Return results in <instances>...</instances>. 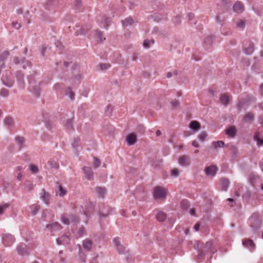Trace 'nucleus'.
Returning a JSON list of instances; mask_svg holds the SVG:
<instances>
[{
  "instance_id": "obj_1",
  "label": "nucleus",
  "mask_w": 263,
  "mask_h": 263,
  "mask_svg": "<svg viewBox=\"0 0 263 263\" xmlns=\"http://www.w3.org/2000/svg\"><path fill=\"white\" fill-rule=\"evenodd\" d=\"M250 224L252 229V232L255 233L261 226V221L257 214H254L249 219Z\"/></svg>"
},
{
  "instance_id": "obj_2",
  "label": "nucleus",
  "mask_w": 263,
  "mask_h": 263,
  "mask_svg": "<svg viewBox=\"0 0 263 263\" xmlns=\"http://www.w3.org/2000/svg\"><path fill=\"white\" fill-rule=\"evenodd\" d=\"M167 191L160 186H156L154 190V198L156 200L165 199Z\"/></svg>"
},
{
  "instance_id": "obj_3",
  "label": "nucleus",
  "mask_w": 263,
  "mask_h": 263,
  "mask_svg": "<svg viewBox=\"0 0 263 263\" xmlns=\"http://www.w3.org/2000/svg\"><path fill=\"white\" fill-rule=\"evenodd\" d=\"M61 220L64 224L67 225H68L70 223H76L79 221L78 219L77 218V217L73 215H63L61 217Z\"/></svg>"
},
{
  "instance_id": "obj_4",
  "label": "nucleus",
  "mask_w": 263,
  "mask_h": 263,
  "mask_svg": "<svg viewBox=\"0 0 263 263\" xmlns=\"http://www.w3.org/2000/svg\"><path fill=\"white\" fill-rule=\"evenodd\" d=\"M14 237L10 234H4L2 236V241L5 246H10L14 242Z\"/></svg>"
},
{
  "instance_id": "obj_5",
  "label": "nucleus",
  "mask_w": 263,
  "mask_h": 263,
  "mask_svg": "<svg viewBox=\"0 0 263 263\" xmlns=\"http://www.w3.org/2000/svg\"><path fill=\"white\" fill-rule=\"evenodd\" d=\"M179 164L184 167L188 166L191 164V158L189 156L182 155L180 156L178 159Z\"/></svg>"
},
{
  "instance_id": "obj_6",
  "label": "nucleus",
  "mask_w": 263,
  "mask_h": 263,
  "mask_svg": "<svg viewBox=\"0 0 263 263\" xmlns=\"http://www.w3.org/2000/svg\"><path fill=\"white\" fill-rule=\"evenodd\" d=\"M40 198L47 205L49 204L50 200V195L49 193L42 189L40 193Z\"/></svg>"
},
{
  "instance_id": "obj_7",
  "label": "nucleus",
  "mask_w": 263,
  "mask_h": 263,
  "mask_svg": "<svg viewBox=\"0 0 263 263\" xmlns=\"http://www.w3.org/2000/svg\"><path fill=\"white\" fill-rule=\"evenodd\" d=\"M243 246L249 249L251 251H254L255 248V245L253 241L250 239H245L242 241Z\"/></svg>"
},
{
  "instance_id": "obj_8",
  "label": "nucleus",
  "mask_w": 263,
  "mask_h": 263,
  "mask_svg": "<svg viewBox=\"0 0 263 263\" xmlns=\"http://www.w3.org/2000/svg\"><path fill=\"white\" fill-rule=\"evenodd\" d=\"M217 170L216 166L211 165L205 168V173L208 176H214L216 175Z\"/></svg>"
},
{
  "instance_id": "obj_9",
  "label": "nucleus",
  "mask_w": 263,
  "mask_h": 263,
  "mask_svg": "<svg viewBox=\"0 0 263 263\" xmlns=\"http://www.w3.org/2000/svg\"><path fill=\"white\" fill-rule=\"evenodd\" d=\"M113 242L118 252L123 254L125 252V247L120 243L119 238H115L113 240Z\"/></svg>"
},
{
  "instance_id": "obj_10",
  "label": "nucleus",
  "mask_w": 263,
  "mask_h": 263,
  "mask_svg": "<svg viewBox=\"0 0 263 263\" xmlns=\"http://www.w3.org/2000/svg\"><path fill=\"white\" fill-rule=\"evenodd\" d=\"M236 133L237 129L234 126H230L226 129V134L229 138H234Z\"/></svg>"
},
{
  "instance_id": "obj_11",
  "label": "nucleus",
  "mask_w": 263,
  "mask_h": 263,
  "mask_svg": "<svg viewBox=\"0 0 263 263\" xmlns=\"http://www.w3.org/2000/svg\"><path fill=\"white\" fill-rule=\"evenodd\" d=\"M83 171L85 174V177L89 180H91L93 178V172L90 167H84Z\"/></svg>"
},
{
  "instance_id": "obj_12",
  "label": "nucleus",
  "mask_w": 263,
  "mask_h": 263,
  "mask_svg": "<svg viewBox=\"0 0 263 263\" xmlns=\"http://www.w3.org/2000/svg\"><path fill=\"white\" fill-rule=\"evenodd\" d=\"M254 51V44L252 42H247L245 44L244 52L247 54H251Z\"/></svg>"
},
{
  "instance_id": "obj_13",
  "label": "nucleus",
  "mask_w": 263,
  "mask_h": 263,
  "mask_svg": "<svg viewBox=\"0 0 263 263\" xmlns=\"http://www.w3.org/2000/svg\"><path fill=\"white\" fill-rule=\"evenodd\" d=\"M230 99L231 96L229 93H224L220 96V103L224 105H227L229 103Z\"/></svg>"
},
{
  "instance_id": "obj_14",
  "label": "nucleus",
  "mask_w": 263,
  "mask_h": 263,
  "mask_svg": "<svg viewBox=\"0 0 263 263\" xmlns=\"http://www.w3.org/2000/svg\"><path fill=\"white\" fill-rule=\"evenodd\" d=\"M46 228L51 231L54 232L60 230L61 226L58 222H55L52 224H47Z\"/></svg>"
},
{
  "instance_id": "obj_15",
  "label": "nucleus",
  "mask_w": 263,
  "mask_h": 263,
  "mask_svg": "<svg viewBox=\"0 0 263 263\" xmlns=\"http://www.w3.org/2000/svg\"><path fill=\"white\" fill-rule=\"evenodd\" d=\"M233 10L236 13H241L244 10V6L241 2H237L234 5Z\"/></svg>"
},
{
  "instance_id": "obj_16",
  "label": "nucleus",
  "mask_w": 263,
  "mask_h": 263,
  "mask_svg": "<svg viewBox=\"0 0 263 263\" xmlns=\"http://www.w3.org/2000/svg\"><path fill=\"white\" fill-rule=\"evenodd\" d=\"M82 245L85 250L89 251L91 249L92 246V242L89 239H85L83 241Z\"/></svg>"
},
{
  "instance_id": "obj_17",
  "label": "nucleus",
  "mask_w": 263,
  "mask_h": 263,
  "mask_svg": "<svg viewBox=\"0 0 263 263\" xmlns=\"http://www.w3.org/2000/svg\"><path fill=\"white\" fill-rule=\"evenodd\" d=\"M213 244V242L212 241H209L206 242V243L205 245V246L203 250H201V253H199V256H202L204 255V252L211 251L212 250V247Z\"/></svg>"
},
{
  "instance_id": "obj_18",
  "label": "nucleus",
  "mask_w": 263,
  "mask_h": 263,
  "mask_svg": "<svg viewBox=\"0 0 263 263\" xmlns=\"http://www.w3.org/2000/svg\"><path fill=\"white\" fill-rule=\"evenodd\" d=\"M70 238L68 236H63L57 239L58 245H66L69 242Z\"/></svg>"
},
{
  "instance_id": "obj_19",
  "label": "nucleus",
  "mask_w": 263,
  "mask_h": 263,
  "mask_svg": "<svg viewBox=\"0 0 263 263\" xmlns=\"http://www.w3.org/2000/svg\"><path fill=\"white\" fill-rule=\"evenodd\" d=\"M14 62L15 64H19L22 63L23 68H25L26 66H30V63L28 61L25 60L24 59H21L20 60L17 57L14 58Z\"/></svg>"
},
{
  "instance_id": "obj_20",
  "label": "nucleus",
  "mask_w": 263,
  "mask_h": 263,
  "mask_svg": "<svg viewBox=\"0 0 263 263\" xmlns=\"http://www.w3.org/2000/svg\"><path fill=\"white\" fill-rule=\"evenodd\" d=\"M16 250L20 255L27 254L26 246L25 244L19 245L16 248Z\"/></svg>"
},
{
  "instance_id": "obj_21",
  "label": "nucleus",
  "mask_w": 263,
  "mask_h": 263,
  "mask_svg": "<svg viewBox=\"0 0 263 263\" xmlns=\"http://www.w3.org/2000/svg\"><path fill=\"white\" fill-rule=\"evenodd\" d=\"M157 219L160 222L164 221L166 218V214L162 211H158L156 215Z\"/></svg>"
},
{
  "instance_id": "obj_22",
  "label": "nucleus",
  "mask_w": 263,
  "mask_h": 263,
  "mask_svg": "<svg viewBox=\"0 0 263 263\" xmlns=\"http://www.w3.org/2000/svg\"><path fill=\"white\" fill-rule=\"evenodd\" d=\"M200 124L196 121H192L189 125L190 128L194 130L193 133H195L200 129Z\"/></svg>"
},
{
  "instance_id": "obj_23",
  "label": "nucleus",
  "mask_w": 263,
  "mask_h": 263,
  "mask_svg": "<svg viewBox=\"0 0 263 263\" xmlns=\"http://www.w3.org/2000/svg\"><path fill=\"white\" fill-rule=\"evenodd\" d=\"M16 78L18 81L19 87L21 88H24L25 84L23 81V75L21 72H17Z\"/></svg>"
},
{
  "instance_id": "obj_24",
  "label": "nucleus",
  "mask_w": 263,
  "mask_h": 263,
  "mask_svg": "<svg viewBox=\"0 0 263 263\" xmlns=\"http://www.w3.org/2000/svg\"><path fill=\"white\" fill-rule=\"evenodd\" d=\"M136 137L134 134H130L127 138V142L129 145H134L136 142Z\"/></svg>"
},
{
  "instance_id": "obj_25",
  "label": "nucleus",
  "mask_w": 263,
  "mask_h": 263,
  "mask_svg": "<svg viewBox=\"0 0 263 263\" xmlns=\"http://www.w3.org/2000/svg\"><path fill=\"white\" fill-rule=\"evenodd\" d=\"M221 190L226 191L229 185V181L227 179L223 178L220 180Z\"/></svg>"
},
{
  "instance_id": "obj_26",
  "label": "nucleus",
  "mask_w": 263,
  "mask_h": 263,
  "mask_svg": "<svg viewBox=\"0 0 263 263\" xmlns=\"http://www.w3.org/2000/svg\"><path fill=\"white\" fill-rule=\"evenodd\" d=\"M40 208V205L36 204H33L30 205V209L32 215H35L37 213Z\"/></svg>"
},
{
  "instance_id": "obj_27",
  "label": "nucleus",
  "mask_w": 263,
  "mask_h": 263,
  "mask_svg": "<svg viewBox=\"0 0 263 263\" xmlns=\"http://www.w3.org/2000/svg\"><path fill=\"white\" fill-rule=\"evenodd\" d=\"M96 192L99 197L103 198L106 193V190L104 187H97L96 189Z\"/></svg>"
},
{
  "instance_id": "obj_28",
  "label": "nucleus",
  "mask_w": 263,
  "mask_h": 263,
  "mask_svg": "<svg viewBox=\"0 0 263 263\" xmlns=\"http://www.w3.org/2000/svg\"><path fill=\"white\" fill-rule=\"evenodd\" d=\"M254 139L257 142V144L259 146H263V138H260L259 133L256 132L254 136Z\"/></svg>"
},
{
  "instance_id": "obj_29",
  "label": "nucleus",
  "mask_w": 263,
  "mask_h": 263,
  "mask_svg": "<svg viewBox=\"0 0 263 263\" xmlns=\"http://www.w3.org/2000/svg\"><path fill=\"white\" fill-rule=\"evenodd\" d=\"M4 84L8 87H11L13 85V81L8 77L3 78L2 79Z\"/></svg>"
},
{
  "instance_id": "obj_30",
  "label": "nucleus",
  "mask_w": 263,
  "mask_h": 263,
  "mask_svg": "<svg viewBox=\"0 0 263 263\" xmlns=\"http://www.w3.org/2000/svg\"><path fill=\"white\" fill-rule=\"evenodd\" d=\"M122 22L124 26H128L133 24L134 20L131 17H128L122 21Z\"/></svg>"
},
{
  "instance_id": "obj_31",
  "label": "nucleus",
  "mask_w": 263,
  "mask_h": 263,
  "mask_svg": "<svg viewBox=\"0 0 263 263\" xmlns=\"http://www.w3.org/2000/svg\"><path fill=\"white\" fill-rule=\"evenodd\" d=\"M13 119L11 117H6L4 120L5 124L9 127L12 126L13 124Z\"/></svg>"
},
{
  "instance_id": "obj_32",
  "label": "nucleus",
  "mask_w": 263,
  "mask_h": 263,
  "mask_svg": "<svg viewBox=\"0 0 263 263\" xmlns=\"http://www.w3.org/2000/svg\"><path fill=\"white\" fill-rule=\"evenodd\" d=\"M212 144L215 148L223 147L224 146V143L222 141H214Z\"/></svg>"
},
{
  "instance_id": "obj_33",
  "label": "nucleus",
  "mask_w": 263,
  "mask_h": 263,
  "mask_svg": "<svg viewBox=\"0 0 263 263\" xmlns=\"http://www.w3.org/2000/svg\"><path fill=\"white\" fill-rule=\"evenodd\" d=\"M10 204L9 203H5L0 205V215H2L4 212L9 208Z\"/></svg>"
},
{
  "instance_id": "obj_34",
  "label": "nucleus",
  "mask_w": 263,
  "mask_h": 263,
  "mask_svg": "<svg viewBox=\"0 0 263 263\" xmlns=\"http://www.w3.org/2000/svg\"><path fill=\"white\" fill-rule=\"evenodd\" d=\"M50 166L53 168L57 169L59 167L58 162L54 160H50L48 162Z\"/></svg>"
},
{
  "instance_id": "obj_35",
  "label": "nucleus",
  "mask_w": 263,
  "mask_h": 263,
  "mask_svg": "<svg viewBox=\"0 0 263 263\" xmlns=\"http://www.w3.org/2000/svg\"><path fill=\"white\" fill-rule=\"evenodd\" d=\"M25 187L27 191H30L33 189V184L29 181H27L25 183Z\"/></svg>"
},
{
  "instance_id": "obj_36",
  "label": "nucleus",
  "mask_w": 263,
  "mask_h": 263,
  "mask_svg": "<svg viewBox=\"0 0 263 263\" xmlns=\"http://www.w3.org/2000/svg\"><path fill=\"white\" fill-rule=\"evenodd\" d=\"M29 170L32 174H35L38 172L37 167L33 164H31L29 166Z\"/></svg>"
},
{
  "instance_id": "obj_37",
  "label": "nucleus",
  "mask_w": 263,
  "mask_h": 263,
  "mask_svg": "<svg viewBox=\"0 0 263 263\" xmlns=\"http://www.w3.org/2000/svg\"><path fill=\"white\" fill-rule=\"evenodd\" d=\"M66 128L70 129L72 127V121L71 119H68L66 121V123L65 124Z\"/></svg>"
},
{
  "instance_id": "obj_38",
  "label": "nucleus",
  "mask_w": 263,
  "mask_h": 263,
  "mask_svg": "<svg viewBox=\"0 0 263 263\" xmlns=\"http://www.w3.org/2000/svg\"><path fill=\"white\" fill-rule=\"evenodd\" d=\"M96 34L97 39L99 40L100 42H102L103 40H105V37L103 38L102 32L100 31H97Z\"/></svg>"
},
{
  "instance_id": "obj_39",
  "label": "nucleus",
  "mask_w": 263,
  "mask_h": 263,
  "mask_svg": "<svg viewBox=\"0 0 263 263\" xmlns=\"http://www.w3.org/2000/svg\"><path fill=\"white\" fill-rule=\"evenodd\" d=\"M207 137V134L205 132L201 133L198 136V139L201 141H203Z\"/></svg>"
},
{
  "instance_id": "obj_40",
  "label": "nucleus",
  "mask_w": 263,
  "mask_h": 263,
  "mask_svg": "<svg viewBox=\"0 0 263 263\" xmlns=\"http://www.w3.org/2000/svg\"><path fill=\"white\" fill-rule=\"evenodd\" d=\"M16 142L20 145L21 146L24 143L25 139L23 137H17L15 138Z\"/></svg>"
},
{
  "instance_id": "obj_41",
  "label": "nucleus",
  "mask_w": 263,
  "mask_h": 263,
  "mask_svg": "<svg viewBox=\"0 0 263 263\" xmlns=\"http://www.w3.org/2000/svg\"><path fill=\"white\" fill-rule=\"evenodd\" d=\"M189 206V202L186 200H183L181 202V207L183 209H186Z\"/></svg>"
},
{
  "instance_id": "obj_42",
  "label": "nucleus",
  "mask_w": 263,
  "mask_h": 263,
  "mask_svg": "<svg viewBox=\"0 0 263 263\" xmlns=\"http://www.w3.org/2000/svg\"><path fill=\"white\" fill-rule=\"evenodd\" d=\"M245 119L252 121L254 119V115L251 112H248L245 115Z\"/></svg>"
},
{
  "instance_id": "obj_43",
  "label": "nucleus",
  "mask_w": 263,
  "mask_h": 263,
  "mask_svg": "<svg viewBox=\"0 0 263 263\" xmlns=\"http://www.w3.org/2000/svg\"><path fill=\"white\" fill-rule=\"evenodd\" d=\"M0 95L3 97H7L9 95L8 90L5 88H3L0 91Z\"/></svg>"
},
{
  "instance_id": "obj_44",
  "label": "nucleus",
  "mask_w": 263,
  "mask_h": 263,
  "mask_svg": "<svg viewBox=\"0 0 263 263\" xmlns=\"http://www.w3.org/2000/svg\"><path fill=\"white\" fill-rule=\"evenodd\" d=\"M172 176L174 177H178L179 174V170L178 168H174L171 172Z\"/></svg>"
},
{
  "instance_id": "obj_45",
  "label": "nucleus",
  "mask_w": 263,
  "mask_h": 263,
  "mask_svg": "<svg viewBox=\"0 0 263 263\" xmlns=\"http://www.w3.org/2000/svg\"><path fill=\"white\" fill-rule=\"evenodd\" d=\"M58 189L59 191V195L61 196H63L66 194V190L64 189H63L61 185L59 186Z\"/></svg>"
},
{
  "instance_id": "obj_46",
  "label": "nucleus",
  "mask_w": 263,
  "mask_h": 263,
  "mask_svg": "<svg viewBox=\"0 0 263 263\" xmlns=\"http://www.w3.org/2000/svg\"><path fill=\"white\" fill-rule=\"evenodd\" d=\"M85 230L84 228L81 227L79 229V230L78 231V235L79 237H81L82 236H83L85 234Z\"/></svg>"
},
{
  "instance_id": "obj_47",
  "label": "nucleus",
  "mask_w": 263,
  "mask_h": 263,
  "mask_svg": "<svg viewBox=\"0 0 263 263\" xmlns=\"http://www.w3.org/2000/svg\"><path fill=\"white\" fill-rule=\"evenodd\" d=\"M67 94L69 95V97L71 100H73L74 99V93L72 91L70 88H68Z\"/></svg>"
},
{
  "instance_id": "obj_48",
  "label": "nucleus",
  "mask_w": 263,
  "mask_h": 263,
  "mask_svg": "<svg viewBox=\"0 0 263 263\" xmlns=\"http://www.w3.org/2000/svg\"><path fill=\"white\" fill-rule=\"evenodd\" d=\"M79 143H80V139L79 138L74 139L73 142L72 144V146L74 148H76L77 146H78Z\"/></svg>"
},
{
  "instance_id": "obj_49",
  "label": "nucleus",
  "mask_w": 263,
  "mask_h": 263,
  "mask_svg": "<svg viewBox=\"0 0 263 263\" xmlns=\"http://www.w3.org/2000/svg\"><path fill=\"white\" fill-rule=\"evenodd\" d=\"M100 162L99 159L96 158H94V161L93 163V166L95 168H97L99 166Z\"/></svg>"
},
{
  "instance_id": "obj_50",
  "label": "nucleus",
  "mask_w": 263,
  "mask_h": 263,
  "mask_svg": "<svg viewBox=\"0 0 263 263\" xmlns=\"http://www.w3.org/2000/svg\"><path fill=\"white\" fill-rule=\"evenodd\" d=\"M237 26L241 29L245 27V22L243 21L240 20L237 23Z\"/></svg>"
},
{
  "instance_id": "obj_51",
  "label": "nucleus",
  "mask_w": 263,
  "mask_h": 263,
  "mask_svg": "<svg viewBox=\"0 0 263 263\" xmlns=\"http://www.w3.org/2000/svg\"><path fill=\"white\" fill-rule=\"evenodd\" d=\"M79 30H80V32H79V31L78 30H77L76 31V35H79L80 34H85L86 33L85 29L84 28H81Z\"/></svg>"
},
{
  "instance_id": "obj_52",
  "label": "nucleus",
  "mask_w": 263,
  "mask_h": 263,
  "mask_svg": "<svg viewBox=\"0 0 263 263\" xmlns=\"http://www.w3.org/2000/svg\"><path fill=\"white\" fill-rule=\"evenodd\" d=\"M110 22V20L108 18L105 17L104 18V22L103 23L102 27L104 28H106L108 26V23Z\"/></svg>"
},
{
  "instance_id": "obj_53",
  "label": "nucleus",
  "mask_w": 263,
  "mask_h": 263,
  "mask_svg": "<svg viewBox=\"0 0 263 263\" xmlns=\"http://www.w3.org/2000/svg\"><path fill=\"white\" fill-rule=\"evenodd\" d=\"M110 67V65L109 64H102L100 65V68L102 70H105Z\"/></svg>"
},
{
  "instance_id": "obj_54",
  "label": "nucleus",
  "mask_w": 263,
  "mask_h": 263,
  "mask_svg": "<svg viewBox=\"0 0 263 263\" xmlns=\"http://www.w3.org/2000/svg\"><path fill=\"white\" fill-rule=\"evenodd\" d=\"M12 25L13 27L16 29H18L21 27V24L17 22H13Z\"/></svg>"
},
{
  "instance_id": "obj_55",
  "label": "nucleus",
  "mask_w": 263,
  "mask_h": 263,
  "mask_svg": "<svg viewBox=\"0 0 263 263\" xmlns=\"http://www.w3.org/2000/svg\"><path fill=\"white\" fill-rule=\"evenodd\" d=\"M9 55V52L8 51H4L1 57V60H4Z\"/></svg>"
},
{
  "instance_id": "obj_56",
  "label": "nucleus",
  "mask_w": 263,
  "mask_h": 263,
  "mask_svg": "<svg viewBox=\"0 0 263 263\" xmlns=\"http://www.w3.org/2000/svg\"><path fill=\"white\" fill-rule=\"evenodd\" d=\"M257 178V176L255 175H251L250 177V181L252 185L254 184L255 179Z\"/></svg>"
},
{
  "instance_id": "obj_57",
  "label": "nucleus",
  "mask_w": 263,
  "mask_h": 263,
  "mask_svg": "<svg viewBox=\"0 0 263 263\" xmlns=\"http://www.w3.org/2000/svg\"><path fill=\"white\" fill-rule=\"evenodd\" d=\"M143 46L145 48H148L149 47V42L148 40H145L143 42Z\"/></svg>"
},
{
  "instance_id": "obj_58",
  "label": "nucleus",
  "mask_w": 263,
  "mask_h": 263,
  "mask_svg": "<svg viewBox=\"0 0 263 263\" xmlns=\"http://www.w3.org/2000/svg\"><path fill=\"white\" fill-rule=\"evenodd\" d=\"M179 105V102L178 101H174L172 102V106L173 107H177Z\"/></svg>"
},
{
  "instance_id": "obj_59",
  "label": "nucleus",
  "mask_w": 263,
  "mask_h": 263,
  "mask_svg": "<svg viewBox=\"0 0 263 263\" xmlns=\"http://www.w3.org/2000/svg\"><path fill=\"white\" fill-rule=\"evenodd\" d=\"M81 0H76L74 1V6H76V7H78L81 5Z\"/></svg>"
},
{
  "instance_id": "obj_60",
  "label": "nucleus",
  "mask_w": 263,
  "mask_h": 263,
  "mask_svg": "<svg viewBox=\"0 0 263 263\" xmlns=\"http://www.w3.org/2000/svg\"><path fill=\"white\" fill-rule=\"evenodd\" d=\"M193 133L190 131H186L184 132V135L185 137H188L192 135Z\"/></svg>"
},
{
  "instance_id": "obj_61",
  "label": "nucleus",
  "mask_w": 263,
  "mask_h": 263,
  "mask_svg": "<svg viewBox=\"0 0 263 263\" xmlns=\"http://www.w3.org/2000/svg\"><path fill=\"white\" fill-rule=\"evenodd\" d=\"M212 40V36H209L207 37V39H206V40L205 41V43H206L208 44H211V41Z\"/></svg>"
},
{
  "instance_id": "obj_62",
  "label": "nucleus",
  "mask_w": 263,
  "mask_h": 263,
  "mask_svg": "<svg viewBox=\"0 0 263 263\" xmlns=\"http://www.w3.org/2000/svg\"><path fill=\"white\" fill-rule=\"evenodd\" d=\"M192 145L196 147H198L199 146L198 143H197V142L196 141H192Z\"/></svg>"
},
{
  "instance_id": "obj_63",
  "label": "nucleus",
  "mask_w": 263,
  "mask_h": 263,
  "mask_svg": "<svg viewBox=\"0 0 263 263\" xmlns=\"http://www.w3.org/2000/svg\"><path fill=\"white\" fill-rule=\"evenodd\" d=\"M188 17L190 21H191L194 18V14L193 13H189L188 14Z\"/></svg>"
},
{
  "instance_id": "obj_64",
  "label": "nucleus",
  "mask_w": 263,
  "mask_h": 263,
  "mask_svg": "<svg viewBox=\"0 0 263 263\" xmlns=\"http://www.w3.org/2000/svg\"><path fill=\"white\" fill-rule=\"evenodd\" d=\"M199 227H200V225L198 223H197L196 224L194 227V229L195 230V231H198L199 229Z\"/></svg>"
}]
</instances>
